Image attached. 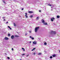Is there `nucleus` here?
Instances as JSON below:
<instances>
[{"instance_id": "nucleus-32", "label": "nucleus", "mask_w": 60, "mask_h": 60, "mask_svg": "<svg viewBox=\"0 0 60 60\" xmlns=\"http://www.w3.org/2000/svg\"><path fill=\"white\" fill-rule=\"evenodd\" d=\"M35 49V48H34L33 49V50H34V49Z\"/></svg>"}, {"instance_id": "nucleus-45", "label": "nucleus", "mask_w": 60, "mask_h": 60, "mask_svg": "<svg viewBox=\"0 0 60 60\" xmlns=\"http://www.w3.org/2000/svg\"><path fill=\"white\" fill-rule=\"evenodd\" d=\"M52 6V7H53V6Z\"/></svg>"}, {"instance_id": "nucleus-9", "label": "nucleus", "mask_w": 60, "mask_h": 60, "mask_svg": "<svg viewBox=\"0 0 60 60\" xmlns=\"http://www.w3.org/2000/svg\"><path fill=\"white\" fill-rule=\"evenodd\" d=\"M42 23H44L45 22V21H44V20L43 19H42Z\"/></svg>"}, {"instance_id": "nucleus-31", "label": "nucleus", "mask_w": 60, "mask_h": 60, "mask_svg": "<svg viewBox=\"0 0 60 60\" xmlns=\"http://www.w3.org/2000/svg\"><path fill=\"white\" fill-rule=\"evenodd\" d=\"M5 18V17H3V19H4Z\"/></svg>"}, {"instance_id": "nucleus-26", "label": "nucleus", "mask_w": 60, "mask_h": 60, "mask_svg": "<svg viewBox=\"0 0 60 60\" xmlns=\"http://www.w3.org/2000/svg\"><path fill=\"white\" fill-rule=\"evenodd\" d=\"M27 33H26L25 34V35H27Z\"/></svg>"}, {"instance_id": "nucleus-34", "label": "nucleus", "mask_w": 60, "mask_h": 60, "mask_svg": "<svg viewBox=\"0 0 60 60\" xmlns=\"http://www.w3.org/2000/svg\"><path fill=\"white\" fill-rule=\"evenodd\" d=\"M35 54H36V53L35 52H34V55H35Z\"/></svg>"}, {"instance_id": "nucleus-39", "label": "nucleus", "mask_w": 60, "mask_h": 60, "mask_svg": "<svg viewBox=\"0 0 60 60\" xmlns=\"http://www.w3.org/2000/svg\"><path fill=\"white\" fill-rule=\"evenodd\" d=\"M23 51H25V49H23Z\"/></svg>"}, {"instance_id": "nucleus-33", "label": "nucleus", "mask_w": 60, "mask_h": 60, "mask_svg": "<svg viewBox=\"0 0 60 60\" xmlns=\"http://www.w3.org/2000/svg\"><path fill=\"white\" fill-rule=\"evenodd\" d=\"M29 56V55H28L26 56L27 57H28Z\"/></svg>"}, {"instance_id": "nucleus-25", "label": "nucleus", "mask_w": 60, "mask_h": 60, "mask_svg": "<svg viewBox=\"0 0 60 60\" xmlns=\"http://www.w3.org/2000/svg\"><path fill=\"white\" fill-rule=\"evenodd\" d=\"M29 38H32V37H31V36H30V37H29Z\"/></svg>"}, {"instance_id": "nucleus-29", "label": "nucleus", "mask_w": 60, "mask_h": 60, "mask_svg": "<svg viewBox=\"0 0 60 60\" xmlns=\"http://www.w3.org/2000/svg\"><path fill=\"white\" fill-rule=\"evenodd\" d=\"M14 25L15 26H16V25L15 24V23H14Z\"/></svg>"}, {"instance_id": "nucleus-10", "label": "nucleus", "mask_w": 60, "mask_h": 60, "mask_svg": "<svg viewBox=\"0 0 60 60\" xmlns=\"http://www.w3.org/2000/svg\"><path fill=\"white\" fill-rule=\"evenodd\" d=\"M8 26V28H9L10 29V30H11V28L9 26Z\"/></svg>"}, {"instance_id": "nucleus-2", "label": "nucleus", "mask_w": 60, "mask_h": 60, "mask_svg": "<svg viewBox=\"0 0 60 60\" xmlns=\"http://www.w3.org/2000/svg\"><path fill=\"white\" fill-rule=\"evenodd\" d=\"M39 27H36L35 29V32H37V30L39 29Z\"/></svg>"}, {"instance_id": "nucleus-21", "label": "nucleus", "mask_w": 60, "mask_h": 60, "mask_svg": "<svg viewBox=\"0 0 60 60\" xmlns=\"http://www.w3.org/2000/svg\"><path fill=\"white\" fill-rule=\"evenodd\" d=\"M31 39L32 40H34V37H32L31 38Z\"/></svg>"}, {"instance_id": "nucleus-41", "label": "nucleus", "mask_w": 60, "mask_h": 60, "mask_svg": "<svg viewBox=\"0 0 60 60\" xmlns=\"http://www.w3.org/2000/svg\"><path fill=\"white\" fill-rule=\"evenodd\" d=\"M5 19H4V21H5Z\"/></svg>"}, {"instance_id": "nucleus-40", "label": "nucleus", "mask_w": 60, "mask_h": 60, "mask_svg": "<svg viewBox=\"0 0 60 60\" xmlns=\"http://www.w3.org/2000/svg\"><path fill=\"white\" fill-rule=\"evenodd\" d=\"M39 12H41V10H39Z\"/></svg>"}, {"instance_id": "nucleus-36", "label": "nucleus", "mask_w": 60, "mask_h": 60, "mask_svg": "<svg viewBox=\"0 0 60 60\" xmlns=\"http://www.w3.org/2000/svg\"><path fill=\"white\" fill-rule=\"evenodd\" d=\"M24 10V8H22V10Z\"/></svg>"}, {"instance_id": "nucleus-27", "label": "nucleus", "mask_w": 60, "mask_h": 60, "mask_svg": "<svg viewBox=\"0 0 60 60\" xmlns=\"http://www.w3.org/2000/svg\"><path fill=\"white\" fill-rule=\"evenodd\" d=\"M7 58H8V59H10V57H8Z\"/></svg>"}, {"instance_id": "nucleus-12", "label": "nucleus", "mask_w": 60, "mask_h": 60, "mask_svg": "<svg viewBox=\"0 0 60 60\" xmlns=\"http://www.w3.org/2000/svg\"><path fill=\"white\" fill-rule=\"evenodd\" d=\"M36 20H38L39 19V17H37L36 19Z\"/></svg>"}, {"instance_id": "nucleus-19", "label": "nucleus", "mask_w": 60, "mask_h": 60, "mask_svg": "<svg viewBox=\"0 0 60 60\" xmlns=\"http://www.w3.org/2000/svg\"><path fill=\"white\" fill-rule=\"evenodd\" d=\"M29 33H31V32H32V31L30 30V31L29 32Z\"/></svg>"}, {"instance_id": "nucleus-47", "label": "nucleus", "mask_w": 60, "mask_h": 60, "mask_svg": "<svg viewBox=\"0 0 60 60\" xmlns=\"http://www.w3.org/2000/svg\"><path fill=\"white\" fill-rule=\"evenodd\" d=\"M0 60H1V59H0Z\"/></svg>"}, {"instance_id": "nucleus-14", "label": "nucleus", "mask_w": 60, "mask_h": 60, "mask_svg": "<svg viewBox=\"0 0 60 60\" xmlns=\"http://www.w3.org/2000/svg\"><path fill=\"white\" fill-rule=\"evenodd\" d=\"M41 54H42L41 53H38V55H41Z\"/></svg>"}, {"instance_id": "nucleus-4", "label": "nucleus", "mask_w": 60, "mask_h": 60, "mask_svg": "<svg viewBox=\"0 0 60 60\" xmlns=\"http://www.w3.org/2000/svg\"><path fill=\"white\" fill-rule=\"evenodd\" d=\"M33 44H37V42L35 41L33 42Z\"/></svg>"}, {"instance_id": "nucleus-18", "label": "nucleus", "mask_w": 60, "mask_h": 60, "mask_svg": "<svg viewBox=\"0 0 60 60\" xmlns=\"http://www.w3.org/2000/svg\"><path fill=\"white\" fill-rule=\"evenodd\" d=\"M44 44L45 45H47V43L46 42H45L44 43Z\"/></svg>"}, {"instance_id": "nucleus-28", "label": "nucleus", "mask_w": 60, "mask_h": 60, "mask_svg": "<svg viewBox=\"0 0 60 60\" xmlns=\"http://www.w3.org/2000/svg\"><path fill=\"white\" fill-rule=\"evenodd\" d=\"M11 50L12 51L13 50V48H12V49H11Z\"/></svg>"}, {"instance_id": "nucleus-35", "label": "nucleus", "mask_w": 60, "mask_h": 60, "mask_svg": "<svg viewBox=\"0 0 60 60\" xmlns=\"http://www.w3.org/2000/svg\"><path fill=\"white\" fill-rule=\"evenodd\" d=\"M18 36H17V35L15 36V37H18Z\"/></svg>"}, {"instance_id": "nucleus-42", "label": "nucleus", "mask_w": 60, "mask_h": 60, "mask_svg": "<svg viewBox=\"0 0 60 60\" xmlns=\"http://www.w3.org/2000/svg\"><path fill=\"white\" fill-rule=\"evenodd\" d=\"M32 50V51H33V50H33V49L32 50Z\"/></svg>"}, {"instance_id": "nucleus-1", "label": "nucleus", "mask_w": 60, "mask_h": 60, "mask_svg": "<svg viewBox=\"0 0 60 60\" xmlns=\"http://www.w3.org/2000/svg\"><path fill=\"white\" fill-rule=\"evenodd\" d=\"M55 34L56 32L53 31H51V35H52V36H53V35H55Z\"/></svg>"}, {"instance_id": "nucleus-13", "label": "nucleus", "mask_w": 60, "mask_h": 60, "mask_svg": "<svg viewBox=\"0 0 60 60\" xmlns=\"http://www.w3.org/2000/svg\"><path fill=\"white\" fill-rule=\"evenodd\" d=\"M57 18H58V19H59V18H60V16L59 15H57Z\"/></svg>"}, {"instance_id": "nucleus-17", "label": "nucleus", "mask_w": 60, "mask_h": 60, "mask_svg": "<svg viewBox=\"0 0 60 60\" xmlns=\"http://www.w3.org/2000/svg\"><path fill=\"white\" fill-rule=\"evenodd\" d=\"M29 17H30V18H32L33 17V15H31V16H30Z\"/></svg>"}, {"instance_id": "nucleus-24", "label": "nucleus", "mask_w": 60, "mask_h": 60, "mask_svg": "<svg viewBox=\"0 0 60 60\" xmlns=\"http://www.w3.org/2000/svg\"><path fill=\"white\" fill-rule=\"evenodd\" d=\"M25 54H22V56H24V55H25Z\"/></svg>"}, {"instance_id": "nucleus-44", "label": "nucleus", "mask_w": 60, "mask_h": 60, "mask_svg": "<svg viewBox=\"0 0 60 60\" xmlns=\"http://www.w3.org/2000/svg\"><path fill=\"white\" fill-rule=\"evenodd\" d=\"M51 11H53V9H51Z\"/></svg>"}, {"instance_id": "nucleus-23", "label": "nucleus", "mask_w": 60, "mask_h": 60, "mask_svg": "<svg viewBox=\"0 0 60 60\" xmlns=\"http://www.w3.org/2000/svg\"><path fill=\"white\" fill-rule=\"evenodd\" d=\"M8 36H10V34H8Z\"/></svg>"}, {"instance_id": "nucleus-15", "label": "nucleus", "mask_w": 60, "mask_h": 60, "mask_svg": "<svg viewBox=\"0 0 60 60\" xmlns=\"http://www.w3.org/2000/svg\"><path fill=\"white\" fill-rule=\"evenodd\" d=\"M48 5H49V6H52V5H51V4H48Z\"/></svg>"}, {"instance_id": "nucleus-46", "label": "nucleus", "mask_w": 60, "mask_h": 60, "mask_svg": "<svg viewBox=\"0 0 60 60\" xmlns=\"http://www.w3.org/2000/svg\"><path fill=\"white\" fill-rule=\"evenodd\" d=\"M52 8V7H51V8Z\"/></svg>"}, {"instance_id": "nucleus-20", "label": "nucleus", "mask_w": 60, "mask_h": 60, "mask_svg": "<svg viewBox=\"0 0 60 60\" xmlns=\"http://www.w3.org/2000/svg\"><path fill=\"white\" fill-rule=\"evenodd\" d=\"M50 58L51 59H52V56H51L50 57Z\"/></svg>"}, {"instance_id": "nucleus-5", "label": "nucleus", "mask_w": 60, "mask_h": 60, "mask_svg": "<svg viewBox=\"0 0 60 60\" xmlns=\"http://www.w3.org/2000/svg\"><path fill=\"white\" fill-rule=\"evenodd\" d=\"M54 19H55L54 18H51V21H53V20H54Z\"/></svg>"}, {"instance_id": "nucleus-6", "label": "nucleus", "mask_w": 60, "mask_h": 60, "mask_svg": "<svg viewBox=\"0 0 60 60\" xmlns=\"http://www.w3.org/2000/svg\"><path fill=\"white\" fill-rule=\"evenodd\" d=\"M25 16L26 17V18H28V16H27V13H25Z\"/></svg>"}, {"instance_id": "nucleus-37", "label": "nucleus", "mask_w": 60, "mask_h": 60, "mask_svg": "<svg viewBox=\"0 0 60 60\" xmlns=\"http://www.w3.org/2000/svg\"><path fill=\"white\" fill-rule=\"evenodd\" d=\"M6 23H7H7H8V22H6Z\"/></svg>"}, {"instance_id": "nucleus-11", "label": "nucleus", "mask_w": 60, "mask_h": 60, "mask_svg": "<svg viewBox=\"0 0 60 60\" xmlns=\"http://www.w3.org/2000/svg\"><path fill=\"white\" fill-rule=\"evenodd\" d=\"M44 25H47V22H45L43 23Z\"/></svg>"}, {"instance_id": "nucleus-8", "label": "nucleus", "mask_w": 60, "mask_h": 60, "mask_svg": "<svg viewBox=\"0 0 60 60\" xmlns=\"http://www.w3.org/2000/svg\"><path fill=\"white\" fill-rule=\"evenodd\" d=\"M28 13H33V12L32 11H29L28 12Z\"/></svg>"}, {"instance_id": "nucleus-43", "label": "nucleus", "mask_w": 60, "mask_h": 60, "mask_svg": "<svg viewBox=\"0 0 60 60\" xmlns=\"http://www.w3.org/2000/svg\"><path fill=\"white\" fill-rule=\"evenodd\" d=\"M59 53H60V50L59 51Z\"/></svg>"}, {"instance_id": "nucleus-30", "label": "nucleus", "mask_w": 60, "mask_h": 60, "mask_svg": "<svg viewBox=\"0 0 60 60\" xmlns=\"http://www.w3.org/2000/svg\"><path fill=\"white\" fill-rule=\"evenodd\" d=\"M31 42H32L31 41H30L29 42L30 43H31Z\"/></svg>"}, {"instance_id": "nucleus-7", "label": "nucleus", "mask_w": 60, "mask_h": 60, "mask_svg": "<svg viewBox=\"0 0 60 60\" xmlns=\"http://www.w3.org/2000/svg\"><path fill=\"white\" fill-rule=\"evenodd\" d=\"M4 39L6 40H8L9 38L7 37H6Z\"/></svg>"}, {"instance_id": "nucleus-16", "label": "nucleus", "mask_w": 60, "mask_h": 60, "mask_svg": "<svg viewBox=\"0 0 60 60\" xmlns=\"http://www.w3.org/2000/svg\"><path fill=\"white\" fill-rule=\"evenodd\" d=\"M52 56H53V57H55V56H56V55L54 54L52 55Z\"/></svg>"}, {"instance_id": "nucleus-22", "label": "nucleus", "mask_w": 60, "mask_h": 60, "mask_svg": "<svg viewBox=\"0 0 60 60\" xmlns=\"http://www.w3.org/2000/svg\"><path fill=\"white\" fill-rule=\"evenodd\" d=\"M3 2L4 4H5V1H4L3 0Z\"/></svg>"}, {"instance_id": "nucleus-3", "label": "nucleus", "mask_w": 60, "mask_h": 60, "mask_svg": "<svg viewBox=\"0 0 60 60\" xmlns=\"http://www.w3.org/2000/svg\"><path fill=\"white\" fill-rule=\"evenodd\" d=\"M11 38L12 39H13L14 38V35L11 36Z\"/></svg>"}, {"instance_id": "nucleus-38", "label": "nucleus", "mask_w": 60, "mask_h": 60, "mask_svg": "<svg viewBox=\"0 0 60 60\" xmlns=\"http://www.w3.org/2000/svg\"><path fill=\"white\" fill-rule=\"evenodd\" d=\"M22 49H24V48H22Z\"/></svg>"}]
</instances>
